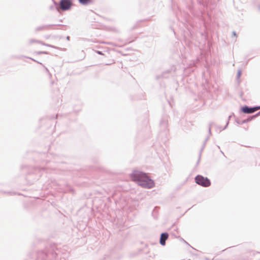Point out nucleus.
Masks as SVG:
<instances>
[{
  "mask_svg": "<svg viewBox=\"0 0 260 260\" xmlns=\"http://www.w3.org/2000/svg\"><path fill=\"white\" fill-rule=\"evenodd\" d=\"M173 69H171V70H167L165 71H164L160 75H158L156 77L157 79H159L160 78H166L168 77V75L171 72V71Z\"/></svg>",
  "mask_w": 260,
  "mask_h": 260,
  "instance_id": "nucleus-10",
  "label": "nucleus"
},
{
  "mask_svg": "<svg viewBox=\"0 0 260 260\" xmlns=\"http://www.w3.org/2000/svg\"><path fill=\"white\" fill-rule=\"evenodd\" d=\"M27 58L30 59L31 60H33V61H35L36 62H37L38 63H39V64H41L43 67L44 65L41 62H40L39 61H37L35 59H33V58H32L31 57H27Z\"/></svg>",
  "mask_w": 260,
  "mask_h": 260,
  "instance_id": "nucleus-23",
  "label": "nucleus"
},
{
  "mask_svg": "<svg viewBox=\"0 0 260 260\" xmlns=\"http://www.w3.org/2000/svg\"><path fill=\"white\" fill-rule=\"evenodd\" d=\"M260 115V111L257 113L254 116H253L254 117H256Z\"/></svg>",
  "mask_w": 260,
  "mask_h": 260,
  "instance_id": "nucleus-30",
  "label": "nucleus"
},
{
  "mask_svg": "<svg viewBox=\"0 0 260 260\" xmlns=\"http://www.w3.org/2000/svg\"><path fill=\"white\" fill-rule=\"evenodd\" d=\"M236 122L238 124L242 125V124H243L246 123L247 122H248V120H246L245 119H244V120L240 121L239 120L236 119Z\"/></svg>",
  "mask_w": 260,
  "mask_h": 260,
  "instance_id": "nucleus-12",
  "label": "nucleus"
},
{
  "mask_svg": "<svg viewBox=\"0 0 260 260\" xmlns=\"http://www.w3.org/2000/svg\"><path fill=\"white\" fill-rule=\"evenodd\" d=\"M221 153L223 154V152L222 151H221Z\"/></svg>",
  "mask_w": 260,
  "mask_h": 260,
  "instance_id": "nucleus-35",
  "label": "nucleus"
},
{
  "mask_svg": "<svg viewBox=\"0 0 260 260\" xmlns=\"http://www.w3.org/2000/svg\"><path fill=\"white\" fill-rule=\"evenodd\" d=\"M27 58L30 59L31 60H33V61H35L36 62H37L38 63H39V64H41L43 67L44 65L41 62H40L39 61H37L35 59H33V58H32L31 57H27Z\"/></svg>",
  "mask_w": 260,
  "mask_h": 260,
  "instance_id": "nucleus-24",
  "label": "nucleus"
},
{
  "mask_svg": "<svg viewBox=\"0 0 260 260\" xmlns=\"http://www.w3.org/2000/svg\"><path fill=\"white\" fill-rule=\"evenodd\" d=\"M66 192L70 191L72 193L74 192V190H73V188L69 185H67V189H66Z\"/></svg>",
  "mask_w": 260,
  "mask_h": 260,
  "instance_id": "nucleus-13",
  "label": "nucleus"
},
{
  "mask_svg": "<svg viewBox=\"0 0 260 260\" xmlns=\"http://www.w3.org/2000/svg\"><path fill=\"white\" fill-rule=\"evenodd\" d=\"M209 137H207V138L204 141V144H203V147H202V149L201 150V151H202L203 150V149H204V147H205V146L206 145V142H207V141L209 139Z\"/></svg>",
  "mask_w": 260,
  "mask_h": 260,
  "instance_id": "nucleus-17",
  "label": "nucleus"
},
{
  "mask_svg": "<svg viewBox=\"0 0 260 260\" xmlns=\"http://www.w3.org/2000/svg\"><path fill=\"white\" fill-rule=\"evenodd\" d=\"M169 234L167 232L162 233L159 238V243L162 246L166 245V241L168 239Z\"/></svg>",
  "mask_w": 260,
  "mask_h": 260,
  "instance_id": "nucleus-7",
  "label": "nucleus"
},
{
  "mask_svg": "<svg viewBox=\"0 0 260 260\" xmlns=\"http://www.w3.org/2000/svg\"><path fill=\"white\" fill-rule=\"evenodd\" d=\"M233 35L235 37H237L236 32L235 31H233Z\"/></svg>",
  "mask_w": 260,
  "mask_h": 260,
  "instance_id": "nucleus-31",
  "label": "nucleus"
},
{
  "mask_svg": "<svg viewBox=\"0 0 260 260\" xmlns=\"http://www.w3.org/2000/svg\"><path fill=\"white\" fill-rule=\"evenodd\" d=\"M36 54L38 55L42 54H48V52H46V51H38L36 52Z\"/></svg>",
  "mask_w": 260,
  "mask_h": 260,
  "instance_id": "nucleus-16",
  "label": "nucleus"
},
{
  "mask_svg": "<svg viewBox=\"0 0 260 260\" xmlns=\"http://www.w3.org/2000/svg\"><path fill=\"white\" fill-rule=\"evenodd\" d=\"M131 176L133 181L144 188H151L154 186V181L149 178L146 173L142 171L134 170Z\"/></svg>",
  "mask_w": 260,
  "mask_h": 260,
  "instance_id": "nucleus-1",
  "label": "nucleus"
},
{
  "mask_svg": "<svg viewBox=\"0 0 260 260\" xmlns=\"http://www.w3.org/2000/svg\"><path fill=\"white\" fill-rule=\"evenodd\" d=\"M92 0H78L79 3L82 5H87L91 3Z\"/></svg>",
  "mask_w": 260,
  "mask_h": 260,
  "instance_id": "nucleus-11",
  "label": "nucleus"
},
{
  "mask_svg": "<svg viewBox=\"0 0 260 260\" xmlns=\"http://www.w3.org/2000/svg\"><path fill=\"white\" fill-rule=\"evenodd\" d=\"M27 58L30 59L31 60H33V61H35L36 62H37L38 63H39V64H41L43 67L44 65L41 62H40L39 61H37L35 59H33V58H32L31 57H27Z\"/></svg>",
  "mask_w": 260,
  "mask_h": 260,
  "instance_id": "nucleus-21",
  "label": "nucleus"
},
{
  "mask_svg": "<svg viewBox=\"0 0 260 260\" xmlns=\"http://www.w3.org/2000/svg\"><path fill=\"white\" fill-rule=\"evenodd\" d=\"M66 39L68 40V41H70V37L69 36H67L66 37Z\"/></svg>",
  "mask_w": 260,
  "mask_h": 260,
  "instance_id": "nucleus-32",
  "label": "nucleus"
},
{
  "mask_svg": "<svg viewBox=\"0 0 260 260\" xmlns=\"http://www.w3.org/2000/svg\"><path fill=\"white\" fill-rule=\"evenodd\" d=\"M96 52L100 55H103L104 54L101 51H96Z\"/></svg>",
  "mask_w": 260,
  "mask_h": 260,
  "instance_id": "nucleus-29",
  "label": "nucleus"
},
{
  "mask_svg": "<svg viewBox=\"0 0 260 260\" xmlns=\"http://www.w3.org/2000/svg\"><path fill=\"white\" fill-rule=\"evenodd\" d=\"M221 153L223 154V152L222 151H221Z\"/></svg>",
  "mask_w": 260,
  "mask_h": 260,
  "instance_id": "nucleus-36",
  "label": "nucleus"
},
{
  "mask_svg": "<svg viewBox=\"0 0 260 260\" xmlns=\"http://www.w3.org/2000/svg\"><path fill=\"white\" fill-rule=\"evenodd\" d=\"M160 127L161 129L164 131H166L167 128L168 126V119L167 117H164L160 122Z\"/></svg>",
  "mask_w": 260,
  "mask_h": 260,
  "instance_id": "nucleus-8",
  "label": "nucleus"
},
{
  "mask_svg": "<svg viewBox=\"0 0 260 260\" xmlns=\"http://www.w3.org/2000/svg\"><path fill=\"white\" fill-rule=\"evenodd\" d=\"M27 58L30 59L31 60H33V61H35L36 62H37L38 63H39V64H41L43 67L44 65L41 62H40L39 61H37L35 59H33V58H32L31 57H27Z\"/></svg>",
  "mask_w": 260,
  "mask_h": 260,
  "instance_id": "nucleus-20",
  "label": "nucleus"
},
{
  "mask_svg": "<svg viewBox=\"0 0 260 260\" xmlns=\"http://www.w3.org/2000/svg\"><path fill=\"white\" fill-rule=\"evenodd\" d=\"M180 240L181 241H183L184 242V243H185L186 244L189 245V244L186 241H185L182 238H180Z\"/></svg>",
  "mask_w": 260,
  "mask_h": 260,
  "instance_id": "nucleus-27",
  "label": "nucleus"
},
{
  "mask_svg": "<svg viewBox=\"0 0 260 260\" xmlns=\"http://www.w3.org/2000/svg\"><path fill=\"white\" fill-rule=\"evenodd\" d=\"M259 109H260V106L249 107L248 106L245 105L241 108V111L245 114H251Z\"/></svg>",
  "mask_w": 260,
  "mask_h": 260,
  "instance_id": "nucleus-5",
  "label": "nucleus"
},
{
  "mask_svg": "<svg viewBox=\"0 0 260 260\" xmlns=\"http://www.w3.org/2000/svg\"><path fill=\"white\" fill-rule=\"evenodd\" d=\"M27 58L30 59L31 60H33V61H35L36 62H37L38 63H39V64H41L43 67L44 65L41 62H40L39 61H37L35 59H33V58H32L31 57H27Z\"/></svg>",
  "mask_w": 260,
  "mask_h": 260,
  "instance_id": "nucleus-19",
  "label": "nucleus"
},
{
  "mask_svg": "<svg viewBox=\"0 0 260 260\" xmlns=\"http://www.w3.org/2000/svg\"><path fill=\"white\" fill-rule=\"evenodd\" d=\"M253 118H254L253 116H251L250 118H247V119H245V120H248V122H249L250 121H251V120H252Z\"/></svg>",
  "mask_w": 260,
  "mask_h": 260,
  "instance_id": "nucleus-28",
  "label": "nucleus"
},
{
  "mask_svg": "<svg viewBox=\"0 0 260 260\" xmlns=\"http://www.w3.org/2000/svg\"><path fill=\"white\" fill-rule=\"evenodd\" d=\"M215 125V124L214 122H210L209 124V134H211V129L212 126Z\"/></svg>",
  "mask_w": 260,
  "mask_h": 260,
  "instance_id": "nucleus-14",
  "label": "nucleus"
},
{
  "mask_svg": "<svg viewBox=\"0 0 260 260\" xmlns=\"http://www.w3.org/2000/svg\"><path fill=\"white\" fill-rule=\"evenodd\" d=\"M43 67L45 68V70L46 73L48 74V75L49 76V78H51L52 77V75L50 73L49 70L46 67H45V66H43Z\"/></svg>",
  "mask_w": 260,
  "mask_h": 260,
  "instance_id": "nucleus-15",
  "label": "nucleus"
},
{
  "mask_svg": "<svg viewBox=\"0 0 260 260\" xmlns=\"http://www.w3.org/2000/svg\"><path fill=\"white\" fill-rule=\"evenodd\" d=\"M54 4L58 12L60 10L63 11L70 10L73 5L72 0H60L59 4L54 1Z\"/></svg>",
  "mask_w": 260,
  "mask_h": 260,
  "instance_id": "nucleus-3",
  "label": "nucleus"
},
{
  "mask_svg": "<svg viewBox=\"0 0 260 260\" xmlns=\"http://www.w3.org/2000/svg\"><path fill=\"white\" fill-rule=\"evenodd\" d=\"M242 72L240 70H238L237 75V78L239 79L241 76Z\"/></svg>",
  "mask_w": 260,
  "mask_h": 260,
  "instance_id": "nucleus-18",
  "label": "nucleus"
},
{
  "mask_svg": "<svg viewBox=\"0 0 260 260\" xmlns=\"http://www.w3.org/2000/svg\"><path fill=\"white\" fill-rule=\"evenodd\" d=\"M57 250L58 249L55 244L51 245L49 249L45 251L42 250L38 252L37 259L38 260H46L50 255L52 256V258H56L58 254Z\"/></svg>",
  "mask_w": 260,
  "mask_h": 260,
  "instance_id": "nucleus-2",
  "label": "nucleus"
},
{
  "mask_svg": "<svg viewBox=\"0 0 260 260\" xmlns=\"http://www.w3.org/2000/svg\"><path fill=\"white\" fill-rule=\"evenodd\" d=\"M2 193H4V194H10V195H13L14 194V193L13 192H6V191H2Z\"/></svg>",
  "mask_w": 260,
  "mask_h": 260,
  "instance_id": "nucleus-25",
  "label": "nucleus"
},
{
  "mask_svg": "<svg viewBox=\"0 0 260 260\" xmlns=\"http://www.w3.org/2000/svg\"><path fill=\"white\" fill-rule=\"evenodd\" d=\"M258 10H260V5H259V6H258Z\"/></svg>",
  "mask_w": 260,
  "mask_h": 260,
  "instance_id": "nucleus-34",
  "label": "nucleus"
},
{
  "mask_svg": "<svg viewBox=\"0 0 260 260\" xmlns=\"http://www.w3.org/2000/svg\"><path fill=\"white\" fill-rule=\"evenodd\" d=\"M28 42H29V44H31L32 43H37L41 44H42L43 45H45V46H47L50 47H52V48H56V47L55 46H53V45L45 44L43 42H42L41 41L37 40H36V39H34L29 40Z\"/></svg>",
  "mask_w": 260,
  "mask_h": 260,
  "instance_id": "nucleus-9",
  "label": "nucleus"
},
{
  "mask_svg": "<svg viewBox=\"0 0 260 260\" xmlns=\"http://www.w3.org/2000/svg\"><path fill=\"white\" fill-rule=\"evenodd\" d=\"M27 58L30 59L31 60H33V61H35L36 62H37L38 63H39V64H41L43 67L44 65L41 62H40L39 61H37L35 59H33V58H32L31 57H27Z\"/></svg>",
  "mask_w": 260,
  "mask_h": 260,
  "instance_id": "nucleus-22",
  "label": "nucleus"
},
{
  "mask_svg": "<svg viewBox=\"0 0 260 260\" xmlns=\"http://www.w3.org/2000/svg\"><path fill=\"white\" fill-rule=\"evenodd\" d=\"M53 26H63V25H61V24L43 25H41V26H39L35 28V32H38V31H43V30H44L45 29H48V28L49 27Z\"/></svg>",
  "mask_w": 260,
  "mask_h": 260,
  "instance_id": "nucleus-6",
  "label": "nucleus"
},
{
  "mask_svg": "<svg viewBox=\"0 0 260 260\" xmlns=\"http://www.w3.org/2000/svg\"><path fill=\"white\" fill-rule=\"evenodd\" d=\"M194 181L197 184L204 187H209L211 185L210 179L201 175H197L194 178Z\"/></svg>",
  "mask_w": 260,
  "mask_h": 260,
  "instance_id": "nucleus-4",
  "label": "nucleus"
},
{
  "mask_svg": "<svg viewBox=\"0 0 260 260\" xmlns=\"http://www.w3.org/2000/svg\"><path fill=\"white\" fill-rule=\"evenodd\" d=\"M229 120H228V121H227V122H226V125H225L224 127H223V128H222V130H224V129H226V127H228V124H229Z\"/></svg>",
  "mask_w": 260,
  "mask_h": 260,
  "instance_id": "nucleus-26",
  "label": "nucleus"
},
{
  "mask_svg": "<svg viewBox=\"0 0 260 260\" xmlns=\"http://www.w3.org/2000/svg\"><path fill=\"white\" fill-rule=\"evenodd\" d=\"M233 115H234V114H233L232 115H231L229 116V120L231 118V117H232Z\"/></svg>",
  "mask_w": 260,
  "mask_h": 260,
  "instance_id": "nucleus-33",
  "label": "nucleus"
}]
</instances>
